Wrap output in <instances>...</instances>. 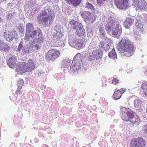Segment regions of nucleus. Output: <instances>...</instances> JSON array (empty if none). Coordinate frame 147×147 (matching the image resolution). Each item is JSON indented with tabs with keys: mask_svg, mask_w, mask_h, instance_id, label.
Wrapping results in <instances>:
<instances>
[{
	"mask_svg": "<svg viewBox=\"0 0 147 147\" xmlns=\"http://www.w3.org/2000/svg\"><path fill=\"white\" fill-rule=\"evenodd\" d=\"M55 16L54 11L50 8L41 11L38 15L37 19L38 23L42 24L44 27L48 26L49 22H53Z\"/></svg>",
	"mask_w": 147,
	"mask_h": 147,
	"instance_id": "obj_1",
	"label": "nucleus"
},
{
	"mask_svg": "<svg viewBox=\"0 0 147 147\" xmlns=\"http://www.w3.org/2000/svg\"><path fill=\"white\" fill-rule=\"evenodd\" d=\"M134 51V45L129 40L122 39L120 41V52L123 53L126 57L131 56Z\"/></svg>",
	"mask_w": 147,
	"mask_h": 147,
	"instance_id": "obj_2",
	"label": "nucleus"
},
{
	"mask_svg": "<svg viewBox=\"0 0 147 147\" xmlns=\"http://www.w3.org/2000/svg\"><path fill=\"white\" fill-rule=\"evenodd\" d=\"M35 69L34 60L30 59L26 63L22 62L20 66L17 67L16 71L20 73H24L28 72H31Z\"/></svg>",
	"mask_w": 147,
	"mask_h": 147,
	"instance_id": "obj_3",
	"label": "nucleus"
},
{
	"mask_svg": "<svg viewBox=\"0 0 147 147\" xmlns=\"http://www.w3.org/2000/svg\"><path fill=\"white\" fill-rule=\"evenodd\" d=\"M60 55V52L57 49H52L50 50L45 56L46 60L53 61L56 59Z\"/></svg>",
	"mask_w": 147,
	"mask_h": 147,
	"instance_id": "obj_4",
	"label": "nucleus"
},
{
	"mask_svg": "<svg viewBox=\"0 0 147 147\" xmlns=\"http://www.w3.org/2000/svg\"><path fill=\"white\" fill-rule=\"evenodd\" d=\"M133 5L136 10L139 11L145 10L147 8V3L144 0H133Z\"/></svg>",
	"mask_w": 147,
	"mask_h": 147,
	"instance_id": "obj_5",
	"label": "nucleus"
},
{
	"mask_svg": "<svg viewBox=\"0 0 147 147\" xmlns=\"http://www.w3.org/2000/svg\"><path fill=\"white\" fill-rule=\"evenodd\" d=\"M81 16L88 23H92L96 20L94 15L89 11H84L81 13Z\"/></svg>",
	"mask_w": 147,
	"mask_h": 147,
	"instance_id": "obj_6",
	"label": "nucleus"
},
{
	"mask_svg": "<svg viewBox=\"0 0 147 147\" xmlns=\"http://www.w3.org/2000/svg\"><path fill=\"white\" fill-rule=\"evenodd\" d=\"M89 55L87 59L89 61H93L95 59L97 60L101 59L102 56V53L99 49L94 50L92 53L88 51Z\"/></svg>",
	"mask_w": 147,
	"mask_h": 147,
	"instance_id": "obj_7",
	"label": "nucleus"
},
{
	"mask_svg": "<svg viewBox=\"0 0 147 147\" xmlns=\"http://www.w3.org/2000/svg\"><path fill=\"white\" fill-rule=\"evenodd\" d=\"M146 145V142L141 137L134 138L131 142V147H143Z\"/></svg>",
	"mask_w": 147,
	"mask_h": 147,
	"instance_id": "obj_8",
	"label": "nucleus"
},
{
	"mask_svg": "<svg viewBox=\"0 0 147 147\" xmlns=\"http://www.w3.org/2000/svg\"><path fill=\"white\" fill-rule=\"evenodd\" d=\"M127 115L128 117L126 121H129L131 123L134 124L138 125L140 123V120L138 116L133 112H128Z\"/></svg>",
	"mask_w": 147,
	"mask_h": 147,
	"instance_id": "obj_9",
	"label": "nucleus"
},
{
	"mask_svg": "<svg viewBox=\"0 0 147 147\" xmlns=\"http://www.w3.org/2000/svg\"><path fill=\"white\" fill-rule=\"evenodd\" d=\"M4 36L7 41L11 42L13 39L16 38L17 37V32L15 31L5 32H4Z\"/></svg>",
	"mask_w": 147,
	"mask_h": 147,
	"instance_id": "obj_10",
	"label": "nucleus"
},
{
	"mask_svg": "<svg viewBox=\"0 0 147 147\" xmlns=\"http://www.w3.org/2000/svg\"><path fill=\"white\" fill-rule=\"evenodd\" d=\"M80 54H77L74 57L71 65L70 67V69L73 71H75L77 70V67L78 65V62H77L78 61H79L81 58L77 57L78 55H80Z\"/></svg>",
	"mask_w": 147,
	"mask_h": 147,
	"instance_id": "obj_11",
	"label": "nucleus"
},
{
	"mask_svg": "<svg viewBox=\"0 0 147 147\" xmlns=\"http://www.w3.org/2000/svg\"><path fill=\"white\" fill-rule=\"evenodd\" d=\"M134 104L135 107L138 111L140 112L142 111L143 102L140 99H136L134 101Z\"/></svg>",
	"mask_w": 147,
	"mask_h": 147,
	"instance_id": "obj_12",
	"label": "nucleus"
},
{
	"mask_svg": "<svg viewBox=\"0 0 147 147\" xmlns=\"http://www.w3.org/2000/svg\"><path fill=\"white\" fill-rule=\"evenodd\" d=\"M17 61L16 57L12 56L10 57L7 60V64L11 68H13L16 65Z\"/></svg>",
	"mask_w": 147,
	"mask_h": 147,
	"instance_id": "obj_13",
	"label": "nucleus"
},
{
	"mask_svg": "<svg viewBox=\"0 0 147 147\" xmlns=\"http://www.w3.org/2000/svg\"><path fill=\"white\" fill-rule=\"evenodd\" d=\"M121 118L125 121L126 119H128L127 118L128 117L127 115L128 112H131L132 111H127V109L125 107L121 108Z\"/></svg>",
	"mask_w": 147,
	"mask_h": 147,
	"instance_id": "obj_14",
	"label": "nucleus"
},
{
	"mask_svg": "<svg viewBox=\"0 0 147 147\" xmlns=\"http://www.w3.org/2000/svg\"><path fill=\"white\" fill-rule=\"evenodd\" d=\"M134 22L133 19L130 18H127L123 22V25L126 28H129L133 24Z\"/></svg>",
	"mask_w": 147,
	"mask_h": 147,
	"instance_id": "obj_15",
	"label": "nucleus"
},
{
	"mask_svg": "<svg viewBox=\"0 0 147 147\" xmlns=\"http://www.w3.org/2000/svg\"><path fill=\"white\" fill-rule=\"evenodd\" d=\"M81 24L76 21L72 20L69 22L68 26L72 29L76 30Z\"/></svg>",
	"mask_w": 147,
	"mask_h": 147,
	"instance_id": "obj_16",
	"label": "nucleus"
},
{
	"mask_svg": "<svg viewBox=\"0 0 147 147\" xmlns=\"http://www.w3.org/2000/svg\"><path fill=\"white\" fill-rule=\"evenodd\" d=\"M67 3L76 7L79 5L81 2V0H65Z\"/></svg>",
	"mask_w": 147,
	"mask_h": 147,
	"instance_id": "obj_17",
	"label": "nucleus"
},
{
	"mask_svg": "<svg viewBox=\"0 0 147 147\" xmlns=\"http://www.w3.org/2000/svg\"><path fill=\"white\" fill-rule=\"evenodd\" d=\"M10 49L9 46L0 40V50L6 52L8 51Z\"/></svg>",
	"mask_w": 147,
	"mask_h": 147,
	"instance_id": "obj_18",
	"label": "nucleus"
},
{
	"mask_svg": "<svg viewBox=\"0 0 147 147\" xmlns=\"http://www.w3.org/2000/svg\"><path fill=\"white\" fill-rule=\"evenodd\" d=\"M128 0H121L120 9L125 10L128 8L127 3Z\"/></svg>",
	"mask_w": 147,
	"mask_h": 147,
	"instance_id": "obj_19",
	"label": "nucleus"
},
{
	"mask_svg": "<svg viewBox=\"0 0 147 147\" xmlns=\"http://www.w3.org/2000/svg\"><path fill=\"white\" fill-rule=\"evenodd\" d=\"M85 32V30L84 29L82 25L81 24L76 29V33L78 36H81L82 34L83 35Z\"/></svg>",
	"mask_w": 147,
	"mask_h": 147,
	"instance_id": "obj_20",
	"label": "nucleus"
},
{
	"mask_svg": "<svg viewBox=\"0 0 147 147\" xmlns=\"http://www.w3.org/2000/svg\"><path fill=\"white\" fill-rule=\"evenodd\" d=\"M75 44L76 45V47L78 49L81 48L84 45L83 41L81 40L76 39L75 40Z\"/></svg>",
	"mask_w": 147,
	"mask_h": 147,
	"instance_id": "obj_21",
	"label": "nucleus"
},
{
	"mask_svg": "<svg viewBox=\"0 0 147 147\" xmlns=\"http://www.w3.org/2000/svg\"><path fill=\"white\" fill-rule=\"evenodd\" d=\"M26 28L27 33H31L34 30L33 26L31 23H28L26 25Z\"/></svg>",
	"mask_w": 147,
	"mask_h": 147,
	"instance_id": "obj_22",
	"label": "nucleus"
},
{
	"mask_svg": "<svg viewBox=\"0 0 147 147\" xmlns=\"http://www.w3.org/2000/svg\"><path fill=\"white\" fill-rule=\"evenodd\" d=\"M108 56L110 58L112 59H115L117 58V55L114 49H113L112 51L109 52Z\"/></svg>",
	"mask_w": 147,
	"mask_h": 147,
	"instance_id": "obj_23",
	"label": "nucleus"
},
{
	"mask_svg": "<svg viewBox=\"0 0 147 147\" xmlns=\"http://www.w3.org/2000/svg\"><path fill=\"white\" fill-rule=\"evenodd\" d=\"M119 90H118L115 92L113 97L114 99L118 100L119 99Z\"/></svg>",
	"mask_w": 147,
	"mask_h": 147,
	"instance_id": "obj_24",
	"label": "nucleus"
},
{
	"mask_svg": "<svg viewBox=\"0 0 147 147\" xmlns=\"http://www.w3.org/2000/svg\"><path fill=\"white\" fill-rule=\"evenodd\" d=\"M119 30V25L118 24L116 25L115 28H114L112 32V34L113 35H116L118 34V32Z\"/></svg>",
	"mask_w": 147,
	"mask_h": 147,
	"instance_id": "obj_25",
	"label": "nucleus"
},
{
	"mask_svg": "<svg viewBox=\"0 0 147 147\" xmlns=\"http://www.w3.org/2000/svg\"><path fill=\"white\" fill-rule=\"evenodd\" d=\"M110 81L115 85L118 84L119 83V80L116 78H111L109 79Z\"/></svg>",
	"mask_w": 147,
	"mask_h": 147,
	"instance_id": "obj_26",
	"label": "nucleus"
},
{
	"mask_svg": "<svg viewBox=\"0 0 147 147\" xmlns=\"http://www.w3.org/2000/svg\"><path fill=\"white\" fill-rule=\"evenodd\" d=\"M86 7L91 10H94L95 8L93 5L90 3H87L86 4Z\"/></svg>",
	"mask_w": 147,
	"mask_h": 147,
	"instance_id": "obj_27",
	"label": "nucleus"
},
{
	"mask_svg": "<svg viewBox=\"0 0 147 147\" xmlns=\"http://www.w3.org/2000/svg\"><path fill=\"white\" fill-rule=\"evenodd\" d=\"M109 21L107 23L108 24L110 25L111 26H113L115 25V22L114 20L112 18H109L108 20Z\"/></svg>",
	"mask_w": 147,
	"mask_h": 147,
	"instance_id": "obj_28",
	"label": "nucleus"
},
{
	"mask_svg": "<svg viewBox=\"0 0 147 147\" xmlns=\"http://www.w3.org/2000/svg\"><path fill=\"white\" fill-rule=\"evenodd\" d=\"M137 29L139 31H141L143 29V25L141 23H139L136 24Z\"/></svg>",
	"mask_w": 147,
	"mask_h": 147,
	"instance_id": "obj_29",
	"label": "nucleus"
},
{
	"mask_svg": "<svg viewBox=\"0 0 147 147\" xmlns=\"http://www.w3.org/2000/svg\"><path fill=\"white\" fill-rule=\"evenodd\" d=\"M112 26L110 25L107 23L105 26V29L107 32H110L112 29Z\"/></svg>",
	"mask_w": 147,
	"mask_h": 147,
	"instance_id": "obj_30",
	"label": "nucleus"
},
{
	"mask_svg": "<svg viewBox=\"0 0 147 147\" xmlns=\"http://www.w3.org/2000/svg\"><path fill=\"white\" fill-rule=\"evenodd\" d=\"M30 33H27V32L26 31L24 37V40L28 41L30 37Z\"/></svg>",
	"mask_w": 147,
	"mask_h": 147,
	"instance_id": "obj_31",
	"label": "nucleus"
},
{
	"mask_svg": "<svg viewBox=\"0 0 147 147\" xmlns=\"http://www.w3.org/2000/svg\"><path fill=\"white\" fill-rule=\"evenodd\" d=\"M97 3L99 5H103L106 0H96Z\"/></svg>",
	"mask_w": 147,
	"mask_h": 147,
	"instance_id": "obj_32",
	"label": "nucleus"
},
{
	"mask_svg": "<svg viewBox=\"0 0 147 147\" xmlns=\"http://www.w3.org/2000/svg\"><path fill=\"white\" fill-rule=\"evenodd\" d=\"M37 32L36 30L34 31L31 34H30V37L32 38H34L36 36Z\"/></svg>",
	"mask_w": 147,
	"mask_h": 147,
	"instance_id": "obj_33",
	"label": "nucleus"
},
{
	"mask_svg": "<svg viewBox=\"0 0 147 147\" xmlns=\"http://www.w3.org/2000/svg\"><path fill=\"white\" fill-rule=\"evenodd\" d=\"M43 40V38L42 37H40L38 38V39L37 41V43H40L42 42Z\"/></svg>",
	"mask_w": 147,
	"mask_h": 147,
	"instance_id": "obj_34",
	"label": "nucleus"
},
{
	"mask_svg": "<svg viewBox=\"0 0 147 147\" xmlns=\"http://www.w3.org/2000/svg\"><path fill=\"white\" fill-rule=\"evenodd\" d=\"M115 3L117 7L119 8V0H115Z\"/></svg>",
	"mask_w": 147,
	"mask_h": 147,
	"instance_id": "obj_35",
	"label": "nucleus"
},
{
	"mask_svg": "<svg viewBox=\"0 0 147 147\" xmlns=\"http://www.w3.org/2000/svg\"><path fill=\"white\" fill-rule=\"evenodd\" d=\"M143 130L144 132L147 134V124L144 125Z\"/></svg>",
	"mask_w": 147,
	"mask_h": 147,
	"instance_id": "obj_36",
	"label": "nucleus"
},
{
	"mask_svg": "<svg viewBox=\"0 0 147 147\" xmlns=\"http://www.w3.org/2000/svg\"><path fill=\"white\" fill-rule=\"evenodd\" d=\"M23 48V45L22 44V42H20L18 45V47L17 49L18 51H20L21 49Z\"/></svg>",
	"mask_w": 147,
	"mask_h": 147,
	"instance_id": "obj_37",
	"label": "nucleus"
},
{
	"mask_svg": "<svg viewBox=\"0 0 147 147\" xmlns=\"http://www.w3.org/2000/svg\"><path fill=\"white\" fill-rule=\"evenodd\" d=\"M24 83V81L22 79H20L18 81V84L20 85H22Z\"/></svg>",
	"mask_w": 147,
	"mask_h": 147,
	"instance_id": "obj_38",
	"label": "nucleus"
},
{
	"mask_svg": "<svg viewBox=\"0 0 147 147\" xmlns=\"http://www.w3.org/2000/svg\"><path fill=\"white\" fill-rule=\"evenodd\" d=\"M126 90V88H122L120 89V93L121 94L123 93Z\"/></svg>",
	"mask_w": 147,
	"mask_h": 147,
	"instance_id": "obj_39",
	"label": "nucleus"
},
{
	"mask_svg": "<svg viewBox=\"0 0 147 147\" xmlns=\"http://www.w3.org/2000/svg\"><path fill=\"white\" fill-rule=\"evenodd\" d=\"M40 45L38 44H36L34 45V48H35V49L37 50H38L40 48Z\"/></svg>",
	"mask_w": 147,
	"mask_h": 147,
	"instance_id": "obj_40",
	"label": "nucleus"
},
{
	"mask_svg": "<svg viewBox=\"0 0 147 147\" xmlns=\"http://www.w3.org/2000/svg\"><path fill=\"white\" fill-rule=\"evenodd\" d=\"M146 82H145V83L143 84L141 86L142 89H144L146 87Z\"/></svg>",
	"mask_w": 147,
	"mask_h": 147,
	"instance_id": "obj_41",
	"label": "nucleus"
},
{
	"mask_svg": "<svg viewBox=\"0 0 147 147\" xmlns=\"http://www.w3.org/2000/svg\"><path fill=\"white\" fill-rule=\"evenodd\" d=\"M141 19H140V18L138 19V18L136 20V24H137L138 23H141V22H140L141 21Z\"/></svg>",
	"mask_w": 147,
	"mask_h": 147,
	"instance_id": "obj_42",
	"label": "nucleus"
},
{
	"mask_svg": "<svg viewBox=\"0 0 147 147\" xmlns=\"http://www.w3.org/2000/svg\"><path fill=\"white\" fill-rule=\"evenodd\" d=\"M46 88V86H45L44 85H42L41 86V87H40V89L41 90H43L44 89Z\"/></svg>",
	"mask_w": 147,
	"mask_h": 147,
	"instance_id": "obj_43",
	"label": "nucleus"
},
{
	"mask_svg": "<svg viewBox=\"0 0 147 147\" xmlns=\"http://www.w3.org/2000/svg\"><path fill=\"white\" fill-rule=\"evenodd\" d=\"M22 85H19V86H18V90H19V91H20V90L22 88Z\"/></svg>",
	"mask_w": 147,
	"mask_h": 147,
	"instance_id": "obj_44",
	"label": "nucleus"
},
{
	"mask_svg": "<svg viewBox=\"0 0 147 147\" xmlns=\"http://www.w3.org/2000/svg\"><path fill=\"white\" fill-rule=\"evenodd\" d=\"M104 42L102 41H101L100 42V45H101V47H104Z\"/></svg>",
	"mask_w": 147,
	"mask_h": 147,
	"instance_id": "obj_45",
	"label": "nucleus"
},
{
	"mask_svg": "<svg viewBox=\"0 0 147 147\" xmlns=\"http://www.w3.org/2000/svg\"><path fill=\"white\" fill-rule=\"evenodd\" d=\"M40 35H42V33L40 32L38 33V36H39Z\"/></svg>",
	"mask_w": 147,
	"mask_h": 147,
	"instance_id": "obj_46",
	"label": "nucleus"
},
{
	"mask_svg": "<svg viewBox=\"0 0 147 147\" xmlns=\"http://www.w3.org/2000/svg\"><path fill=\"white\" fill-rule=\"evenodd\" d=\"M0 22H2V19L1 18V17H0Z\"/></svg>",
	"mask_w": 147,
	"mask_h": 147,
	"instance_id": "obj_47",
	"label": "nucleus"
},
{
	"mask_svg": "<svg viewBox=\"0 0 147 147\" xmlns=\"http://www.w3.org/2000/svg\"><path fill=\"white\" fill-rule=\"evenodd\" d=\"M37 29H38V30H40V29L38 28H37Z\"/></svg>",
	"mask_w": 147,
	"mask_h": 147,
	"instance_id": "obj_48",
	"label": "nucleus"
},
{
	"mask_svg": "<svg viewBox=\"0 0 147 147\" xmlns=\"http://www.w3.org/2000/svg\"><path fill=\"white\" fill-rule=\"evenodd\" d=\"M99 31H100V32H101V31L100 30H99Z\"/></svg>",
	"mask_w": 147,
	"mask_h": 147,
	"instance_id": "obj_49",
	"label": "nucleus"
},
{
	"mask_svg": "<svg viewBox=\"0 0 147 147\" xmlns=\"http://www.w3.org/2000/svg\"><path fill=\"white\" fill-rule=\"evenodd\" d=\"M111 111H112L113 112V110H112Z\"/></svg>",
	"mask_w": 147,
	"mask_h": 147,
	"instance_id": "obj_50",
	"label": "nucleus"
},
{
	"mask_svg": "<svg viewBox=\"0 0 147 147\" xmlns=\"http://www.w3.org/2000/svg\"><path fill=\"white\" fill-rule=\"evenodd\" d=\"M121 96H120V98H121Z\"/></svg>",
	"mask_w": 147,
	"mask_h": 147,
	"instance_id": "obj_51",
	"label": "nucleus"
}]
</instances>
